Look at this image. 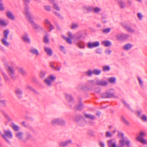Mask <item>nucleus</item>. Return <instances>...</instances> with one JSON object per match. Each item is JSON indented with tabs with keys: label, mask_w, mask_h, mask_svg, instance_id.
Wrapping results in <instances>:
<instances>
[{
	"label": "nucleus",
	"mask_w": 147,
	"mask_h": 147,
	"mask_svg": "<svg viewBox=\"0 0 147 147\" xmlns=\"http://www.w3.org/2000/svg\"><path fill=\"white\" fill-rule=\"evenodd\" d=\"M30 1V0H24V2L26 4V5L25 7V12L26 13V17L28 18V21L30 22L32 27L36 30L39 31L42 30L43 29L42 26H40L39 25L35 23L32 20V18H33L34 16H33L31 14L29 11V7L27 4Z\"/></svg>",
	"instance_id": "nucleus-1"
},
{
	"label": "nucleus",
	"mask_w": 147,
	"mask_h": 147,
	"mask_svg": "<svg viewBox=\"0 0 147 147\" xmlns=\"http://www.w3.org/2000/svg\"><path fill=\"white\" fill-rule=\"evenodd\" d=\"M146 133L145 131H140L139 136L137 137V140L144 144H147V140L144 138Z\"/></svg>",
	"instance_id": "nucleus-2"
},
{
	"label": "nucleus",
	"mask_w": 147,
	"mask_h": 147,
	"mask_svg": "<svg viewBox=\"0 0 147 147\" xmlns=\"http://www.w3.org/2000/svg\"><path fill=\"white\" fill-rule=\"evenodd\" d=\"M4 133L3 135H2L3 138L5 141L9 144H10L11 143L7 138H12V135L11 132L9 130H5L4 131Z\"/></svg>",
	"instance_id": "nucleus-3"
},
{
	"label": "nucleus",
	"mask_w": 147,
	"mask_h": 147,
	"mask_svg": "<svg viewBox=\"0 0 147 147\" xmlns=\"http://www.w3.org/2000/svg\"><path fill=\"white\" fill-rule=\"evenodd\" d=\"M9 33V31L8 30H5L4 31L3 34L4 37L2 39V42L3 44L5 46H8L9 45V43L7 42L6 40L8 38V35Z\"/></svg>",
	"instance_id": "nucleus-4"
},
{
	"label": "nucleus",
	"mask_w": 147,
	"mask_h": 147,
	"mask_svg": "<svg viewBox=\"0 0 147 147\" xmlns=\"http://www.w3.org/2000/svg\"><path fill=\"white\" fill-rule=\"evenodd\" d=\"M101 97L102 98H117V96L114 95V93L110 92H106L101 94Z\"/></svg>",
	"instance_id": "nucleus-5"
},
{
	"label": "nucleus",
	"mask_w": 147,
	"mask_h": 147,
	"mask_svg": "<svg viewBox=\"0 0 147 147\" xmlns=\"http://www.w3.org/2000/svg\"><path fill=\"white\" fill-rule=\"evenodd\" d=\"M125 144L127 147H130V142L128 140H125L124 139L121 140L119 141V147H124Z\"/></svg>",
	"instance_id": "nucleus-6"
},
{
	"label": "nucleus",
	"mask_w": 147,
	"mask_h": 147,
	"mask_svg": "<svg viewBox=\"0 0 147 147\" xmlns=\"http://www.w3.org/2000/svg\"><path fill=\"white\" fill-rule=\"evenodd\" d=\"M52 124H59L62 125H64L65 121L63 119H56L53 120L51 122Z\"/></svg>",
	"instance_id": "nucleus-7"
},
{
	"label": "nucleus",
	"mask_w": 147,
	"mask_h": 147,
	"mask_svg": "<svg viewBox=\"0 0 147 147\" xmlns=\"http://www.w3.org/2000/svg\"><path fill=\"white\" fill-rule=\"evenodd\" d=\"M7 71L11 78L15 79L16 78V77L14 76L15 71L13 69V67L8 66Z\"/></svg>",
	"instance_id": "nucleus-8"
},
{
	"label": "nucleus",
	"mask_w": 147,
	"mask_h": 147,
	"mask_svg": "<svg viewBox=\"0 0 147 147\" xmlns=\"http://www.w3.org/2000/svg\"><path fill=\"white\" fill-rule=\"evenodd\" d=\"M100 45L98 41H96L94 42H89L87 44V47L89 48H92L98 47Z\"/></svg>",
	"instance_id": "nucleus-9"
},
{
	"label": "nucleus",
	"mask_w": 147,
	"mask_h": 147,
	"mask_svg": "<svg viewBox=\"0 0 147 147\" xmlns=\"http://www.w3.org/2000/svg\"><path fill=\"white\" fill-rule=\"evenodd\" d=\"M129 35L128 34H122L117 36V38L119 40H123L127 39L129 37Z\"/></svg>",
	"instance_id": "nucleus-10"
},
{
	"label": "nucleus",
	"mask_w": 147,
	"mask_h": 147,
	"mask_svg": "<svg viewBox=\"0 0 147 147\" xmlns=\"http://www.w3.org/2000/svg\"><path fill=\"white\" fill-rule=\"evenodd\" d=\"M108 144L109 147H117V145L114 139H112L108 140Z\"/></svg>",
	"instance_id": "nucleus-11"
},
{
	"label": "nucleus",
	"mask_w": 147,
	"mask_h": 147,
	"mask_svg": "<svg viewBox=\"0 0 147 147\" xmlns=\"http://www.w3.org/2000/svg\"><path fill=\"white\" fill-rule=\"evenodd\" d=\"M44 24L47 25L48 27L49 28L50 30V31L54 29L53 26L51 24L49 21L47 19L45 20L44 21Z\"/></svg>",
	"instance_id": "nucleus-12"
},
{
	"label": "nucleus",
	"mask_w": 147,
	"mask_h": 147,
	"mask_svg": "<svg viewBox=\"0 0 147 147\" xmlns=\"http://www.w3.org/2000/svg\"><path fill=\"white\" fill-rule=\"evenodd\" d=\"M96 84L97 85L106 86L107 85V82L106 81L97 80Z\"/></svg>",
	"instance_id": "nucleus-13"
},
{
	"label": "nucleus",
	"mask_w": 147,
	"mask_h": 147,
	"mask_svg": "<svg viewBox=\"0 0 147 147\" xmlns=\"http://www.w3.org/2000/svg\"><path fill=\"white\" fill-rule=\"evenodd\" d=\"M22 38L24 42L30 43V40L28 37V35L27 33L25 34L24 35L22 36Z\"/></svg>",
	"instance_id": "nucleus-14"
},
{
	"label": "nucleus",
	"mask_w": 147,
	"mask_h": 147,
	"mask_svg": "<svg viewBox=\"0 0 147 147\" xmlns=\"http://www.w3.org/2000/svg\"><path fill=\"white\" fill-rule=\"evenodd\" d=\"M45 51L49 56H51L53 54V51L49 47H45L44 48Z\"/></svg>",
	"instance_id": "nucleus-15"
},
{
	"label": "nucleus",
	"mask_w": 147,
	"mask_h": 147,
	"mask_svg": "<svg viewBox=\"0 0 147 147\" xmlns=\"http://www.w3.org/2000/svg\"><path fill=\"white\" fill-rule=\"evenodd\" d=\"M72 141L71 140H69L65 142H62L59 144L60 146H68L71 143Z\"/></svg>",
	"instance_id": "nucleus-16"
},
{
	"label": "nucleus",
	"mask_w": 147,
	"mask_h": 147,
	"mask_svg": "<svg viewBox=\"0 0 147 147\" xmlns=\"http://www.w3.org/2000/svg\"><path fill=\"white\" fill-rule=\"evenodd\" d=\"M123 27L126 29L127 31L131 32L133 33L134 32V30L130 26L126 24L123 25Z\"/></svg>",
	"instance_id": "nucleus-17"
},
{
	"label": "nucleus",
	"mask_w": 147,
	"mask_h": 147,
	"mask_svg": "<svg viewBox=\"0 0 147 147\" xmlns=\"http://www.w3.org/2000/svg\"><path fill=\"white\" fill-rule=\"evenodd\" d=\"M15 93L17 97L19 98H20L22 97V90L19 89H17L15 90Z\"/></svg>",
	"instance_id": "nucleus-18"
},
{
	"label": "nucleus",
	"mask_w": 147,
	"mask_h": 147,
	"mask_svg": "<svg viewBox=\"0 0 147 147\" xmlns=\"http://www.w3.org/2000/svg\"><path fill=\"white\" fill-rule=\"evenodd\" d=\"M79 104L76 106L75 107V109H76L78 110H81L83 109V105L82 103L81 100H80L79 101Z\"/></svg>",
	"instance_id": "nucleus-19"
},
{
	"label": "nucleus",
	"mask_w": 147,
	"mask_h": 147,
	"mask_svg": "<svg viewBox=\"0 0 147 147\" xmlns=\"http://www.w3.org/2000/svg\"><path fill=\"white\" fill-rule=\"evenodd\" d=\"M23 133L22 132H16L15 134L16 136L19 140H22L23 138Z\"/></svg>",
	"instance_id": "nucleus-20"
},
{
	"label": "nucleus",
	"mask_w": 147,
	"mask_h": 147,
	"mask_svg": "<svg viewBox=\"0 0 147 147\" xmlns=\"http://www.w3.org/2000/svg\"><path fill=\"white\" fill-rule=\"evenodd\" d=\"M7 17L10 19L13 20L15 19V16L10 11H8L6 13Z\"/></svg>",
	"instance_id": "nucleus-21"
},
{
	"label": "nucleus",
	"mask_w": 147,
	"mask_h": 147,
	"mask_svg": "<svg viewBox=\"0 0 147 147\" xmlns=\"http://www.w3.org/2000/svg\"><path fill=\"white\" fill-rule=\"evenodd\" d=\"M121 121L125 125L127 126H129L130 125V123L127 120L125 117L123 116H121Z\"/></svg>",
	"instance_id": "nucleus-22"
},
{
	"label": "nucleus",
	"mask_w": 147,
	"mask_h": 147,
	"mask_svg": "<svg viewBox=\"0 0 147 147\" xmlns=\"http://www.w3.org/2000/svg\"><path fill=\"white\" fill-rule=\"evenodd\" d=\"M32 136L29 133H27L25 135L24 139L23 140V142L25 143L26 141L31 138Z\"/></svg>",
	"instance_id": "nucleus-23"
},
{
	"label": "nucleus",
	"mask_w": 147,
	"mask_h": 147,
	"mask_svg": "<svg viewBox=\"0 0 147 147\" xmlns=\"http://www.w3.org/2000/svg\"><path fill=\"white\" fill-rule=\"evenodd\" d=\"M19 72L21 73L22 75L24 76H25L27 74V73L26 71L23 69V68L20 67L18 68Z\"/></svg>",
	"instance_id": "nucleus-24"
},
{
	"label": "nucleus",
	"mask_w": 147,
	"mask_h": 147,
	"mask_svg": "<svg viewBox=\"0 0 147 147\" xmlns=\"http://www.w3.org/2000/svg\"><path fill=\"white\" fill-rule=\"evenodd\" d=\"M132 47V45L130 44H127L124 45L123 47V49L126 50H128Z\"/></svg>",
	"instance_id": "nucleus-25"
},
{
	"label": "nucleus",
	"mask_w": 147,
	"mask_h": 147,
	"mask_svg": "<svg viewBox=\"0 0 147 147\" xmlns=\"http://www.w3.org/2000/svg\"><path fill=\"white\" fill-rule=\"evenodd\" d=\"M30 52L38 56L39 55V53L38 51L36 49H31L30 50Z\"/></svg>",
	"instance_id": "nucleus-26"
},
{
	"label": "nucleus",
	"mask_w": 147,
	"mask_h": 147,
	"mask_svg": "<svg viewBox=\"0 0 147 147\" xmlns=\"http://www.w3.org/2000/svg\"><path fill=\"white\" fill-rule=\"evenodd\" d=\"M84 115L86 118H89L91 119H94L95 118V117L92 115L84 113Z\"/></svg>",
	"instance_id": "nucleus-27"
},
{
	"label": "nucleus",
	"mask_w": 147,
	"mask_h": 147,
	"mask_svg": "<svg viewBox=\"0 0 147 147\" xmlns=\"http://www.w3.org/2000/svg\"><path fill=\"white\" fill-rule=\"evenodd\" d=\"M65 97L70 102L73 101V98L71 95L68 94H65Z\"/></svg>",
	"instance_id": "nucleus-28"
},
{
	"label": "nucleus",
	"mask_w": 147,
	"mask_h": 147,
	"mask_svg": "<svg viewBox=\"0 0 147 147\" xmlns=\"http://www.w3.org/2000/svg\"><path fill=\"white\" fill-rule=\"evenodd\" d=\"M118 3L121 8H124L125 5L123 1L122 0H120L119 1Z\"/></svg>",
	"instance_id": "nucleus-29"
},
{
	"label": "nucleus",
	"mask_w": 147,
	"mask_h": 147,
	"mask_svg": "<svg viewBox=\"0 0 147 147\" xmlns=\"http://www.w3.org/2000/svg\"><path fill=\"white\" fill-rule=\"evenodd\" d=\"M102 43L104 44L106 47H109L111 45V43L109 41H104L102 42Z\"/></svg>",
	"instance_id": "nucleus-30"
},
{
	"label": "nucleus",
	"mask_w": 147,
	"mask_h": 147,
	"mask_svg": "<svg viewBox=\"0 0 147 147\" xmlns=\"http://www.w3.org/2000/svg\"><path fill=\"white\" fill-rule=\"evenodd\" d=\"M45 83L49 86L51 85L52 82L49 79H47L45 80Z\"/></svg>",
	"instance_id": "nucleus-31"
},
{
	"label": "nucleus",
	"mask_w": 147,
	"mask_h": 147,
	"mask_svg": "<svg viewBox=\"0 0 147 147\" xmlns=\"http://www.w3.org/2000/svg\"><path fill=\"white\" fill-rule=\"evenodd\" d=\"M101 71L100 70L97 69H94L93 71V73L95 75H98L100 74Z\"/></svg>",
	"instance_id": "nucleus-32"
},
{
	"label": "nucleus",
	"mask_w": 147,
	"mask_h": 147,
	"mask_svg": "<svg viewBox=\"0 0 147 147\" xmlns=\"http://www.w3.org/2000/svg\"><path fill=\"white\" fill-rule=\"evenodd\" d=\"M27 87L28 89L31 90L34 93L36 94H39L38 92L36 91L35 89H34L32 87L30 86H27Z\"/></svg>",
	"instance_id": "nucleus-33"
},
{
	"label": "nucleus",
	"mask_w": 147,
	"mask_h": 147,
	"mask_svg": "<svg viewBox=\"0 0 147 147\" xmlns=\"http://www.w3.org/2000/svg\"><path fill=\"white\" fill-rule=\"evenodd\" d=\"M12 128L16 131H18L19 130V127L15 125H12Z\"/></svg>",
	"instance_id": "nucleus-34"
},
{
	"label": "nucleus",
	"mask_w": 147,
	"mask_h": 147,
	"mask_svg": "<svg viewBox=\"0 0 147 147\" xmlns=\"http://www.w3.org/2000/svg\"><path fill=\"white\" fill-rule=\"evenodd\" d=\"M78 46L80 48H84V45L83 42H79L78 43Z\"/></svg>",
	"instance_id": "nucleus-35"
},
{
	"label": "nucleus",
	"mask_w": 147,
	"mask_h": 147,
	"mask_svg": "<svg viewBox=\"0 0 147 147\" xmlns=\"http://www.w3.org/2000/svg\"><path fill=\"white\" fill-rule=\"evenodd\" d=\"M78 27V25L76 24L72 23L70 28L72 29H75Z\"/></svg>",
	"instance_id": "nucleus-36"
},
{
	"label": "nucleus",
	"mask_w": 147,
	"mask_h": 147,
	"mask_svg": "<svg viewBox=\"0 0 147 147\" xmlns=\"http://www.w3.org/2000/svg\"><path fill=\"white\" fill-rule=\"evenodd\" d=\"M123 103L124 104L125 106L127 107L129 110H131V108H130L129 105L124 100L123 101Z\"/></svg>",
	"instance_id": "nucleus-37"
},
{
	"label": "nucleus",
	"mask_w": 147,
	"mask_h": 147,
	"mask_svg": "<svg viewBox=\"0 0 147 147\" xmlns=\"http://www.w3.org/2000/svg\"><path fill=\"white\" fill-rule=\"evenodd\" d=\"M110 67L109 66L107 65L105 66L103 68V70L104 71H110Z\"/></svg>",
	"instance_id": "nucleus-38"
},
{
	"label": "nucleus",
	"mask_w": 147,
	"mask_h": 147,
	"mask_svg": "<svg viewBox=\"0 0 147 147\" xmlns=\"http://www.w3.org/2000/svg\"><path fill=\"white\" fill-rule=\"evenodd\" d=\"M111 31V29L110 28H107L102 30V32L103 33H109Z\"/></svg>",
	"instance_id": "nucleus-39"
},
{
	"label": "nucleus",
	"mask_w": 147,
	"mask_h": 147,
	"mask_svg": "<svg viewBox=\"0 0 147 147\" xmlns=\"http://www.w3.org/2000/svg\"><path fill=\"white\" fill-rule=\"evenodd\" d=\"M109 80L110 82L113 83L115 82L116 79L114 77H111L109 78Z\"/></svg>",
	"instance_id": "nucleus-40"
},
{
	"label": "nucleus",
	"mask_w": 147,
	"mask_h": 147,
	"mask_svg": "<svg viewBox=\"0 0 147 147\" xmlns=\"http://www.w3.org/2000/svg\"><path fill=\"white\" fill-rule=\"evenodd\" d=\"M0 25L1 26H7V24L3 20L0 19Z\"/></svg>",
	"instance_id": "nucleus-41"
},
{
	"label": "nucleus",
	"mask_w": 147,
	"mask_h": 147,
	"mask_svg": "<svg viewBox=\"0 0 147 147\" xmlns=\"http://www.w3.org/2000/svg\"><path fill=\"white\" fill-rule=\"evenodd\" d=\"M142 120L145 122H147V117L146 115H144L141 117Z\"/></svg>",
	"instance_id": "nucleus-42"
},
{
	"label": "nucleus",
	"mask_w": 147,
	"mask_h": 147,
	"mask_svg": "<svg viewBox=\"0 0 147 147\" xmlns=\"http://www.w3.org/2000/svg\"><path fill=\"white\" fill-rule=\"evenodd\" d=\"M6 102V100H0V104L2 105L3 106H5Z\"/></svg>",
	"instance_id": "nucleus-43"
},
{
	"label": "nucleus",
	"mask_w": 147,
	"mask_h": 147,
	"mask_svg": "<svg viewBox=\"0 0 147 147\" xmlns=\"http://www.w3.org/2000/svg\"><path fill=\"white\" fill-rule=\"evenodd\" d=\"M53 7H54V8L55 9H56V10L58 11H60V8L56 4H55V3L54 4Z\"/></svg>",
	"instance_id": "nucleus-44"
},
{
	"label": "nucleus",
	"mask_w": 147,
	"mask_h": 147,
	"mask_svg": "<svg viewBox=\"0 0 147 147\" xmlns=\"http://www.w3.org/2000/svg\"><path fill=\"white\" fill-rule=\"evenodd\" d=\"M46 74V72L45 71H41L40 73V76L41 78L43 77Z\"/></svg>",
	"instance_id": "nucleus-45"
},
{
	"label": "nucleus",
	"mask_w": 147,
	"mask_h": 147,
	"mask_svg": "<svg viewBox=\"0 0 147 147\" xmlns=\"http://www.w3.org/2000/svg\"><path fill=\"white\" fill-rule=\"evenodd\" d=\"M3 75L4 78L6 81H8L9 80V79L5 74H3Z\"/></svg>",
	"instance_id": "nucleus-46"
},
{
	"label": "nucleus",
	"mask_w": 147,
	"mask_h": 147,
	"mask_svg": "<svg viewBox=\"0 0 147 147\" xmlns=\"http://www.w3.org/2000/svg\"><path fill=\"white\" fill-rule=\"evenodd\" d=\"M54 14L56 16H58L59 18L62 19H63V17H62L61 15L55 11L54 12Z\"/></svg>",
	"instance_id": "nucleus-47"
},
{
	"label": "nucleus",
	"mask_w": 147,
	"mask_h": 147,
	"mask_svg": "<svg viewBox=\"0 0 147 147\" xmlns=\"http://www.w3.org/2000/svg\"><path fill=\"white\" fill-rule=\"evenodd\" d=\"M60 49L61 51L63 52L64 54L65 53L66 51H65V50L64 49V48L63 46H60Z\"/></svg>",
	"instance_id": "nucleus-48"
},
{
	"label": "nucleus",
	"mask_w": 147,
	"mask_h": 147,
	"mask_svg": "<svg viewBox=\"0 0 147 147\" xmlns=\"http://www.w3.org/2000/svg\"><path fill=\"white\" fill-rule=\"evenodd\" d=\"M93 71H91V70H89L86 72V74L89 76H91L92 75Z\"/></svg>",
	"instance_id": "nucleus-49"
},
{
	"label": "nucleus",
	"mask_w": 147,
	"mask_h": 147,
	"mask_svg": "<svg viewBox=\"0 0 147 147\" xmlns=\"http://www.w3.org/2000/svg\"><path fill=\"white\" fill-rule=\"evenodd\" d=\"M65 39L66 40L67 43L69 44L72 43V41L71 39L69 38H65Z\"/></svg>",
	"instance_id": "nucleus-50"
},
{
	"label": "nucleus",
	"mask_w": 147,
	"mask_h": 147,
	"mask_svg": "<svg viewBox=\"0 0 147 147\" xmlns=\"http://www.w3.org/2000/svg\"><path fill=\"white\" fill-rule=\"evenodd\" d=\"M82 118H83V116H82L80 115H78L76 116L75 119V120L77 121H78L79 119Z\"/></svg>",
	"instance_id": "nucleus-51"
},
{
	"label": "nucleus",
	"mask_w": 147,
	"mask_h": 147,
	"mask_svg": "<svg viewBox=\"0 0 147 147\" xmlns=\"http://www.w3.org/2000/svg\"><path fill=\"white\" fill-rule=\"evenodd\" d=\"M44 8L46 10L48 11H49L51 10V7L49 6H45Z\"/></svg>",
	"instance_id": "nucleus-52"
},
{
	"label": "nucleus",
	"mask_w": 147,
	"mask_h": 147,
	"mask_svg": "<svg viewBox=\"0 0 147 147\" xmlns=\"http://www.w3.org/2000/svg\"><path fill=\"white\" fill-rule=\"evenodd\" d=\"M100 11V8H94L93 11L95 13H98Z\"/></svg>",
	"instance_id": "nucleus-53"
},
{
	"label": "nucleus",
	"mask_w": 147,
	"mask_h": 147,
	"mask_svg": "<svg viewBox=\"0 0 147 147\" xmlns=\"http://www.w3.org/2000/svg\"><path fill=\"white\" fill-rule=\"evenodd\" d=\"M106 136L107 137H110L112 136V135L110 132L107 131L106 133Z\"/></svg>",
	"instance_id": "nucleus-54"
},
{
	"label": "nucleus",
	"mask_w": 147,
	"mask_h": 147,
	"mask_svg": "<svg viewBox=\"0 0 147 147\" xmlns=\"http://www.w3.org/2000/svg\"><path fill=\"white\" fill-rule=\"evenodd\" d=\"M138 80L139 82V83L140 85L141 86H142V85H143V82L142 81L141 79H140V77H138Z\"/></svg>",
	"instance_id": "nucleus-55"
},
{
	"label": "nucleus",
	"mask_w": 147,
	"mask_h": 147,
	"mask_svg": "<svg viewBox=\"0 0 147 147\" xmlns=\"http://www.w3.org/2000/svg\"><path fill=\"white\" fill-rule=\"evenodd\" d=\"M4 9V8L3 7V4L1 2H0V10L3 11Z\"/></svg>",
	"instance_id": "nucleus-56"
},
{
	"label": "nucleus",
	"mask_w": 147,
	"mask_h": 147,
	"mask_svg": "<svg viewBox=\"0 0 147 147\" xmlns=\"http://www.w3.org/2000/svg\"><path fill=\"white\" fill-rule=\"evenodd\" d=\"M44 41L46 43L48 42L49 40L48 39V36H45L44 37Z\"/></svg>",
	"instance_id": "nucleus-57"
},
{
	"label": "nucleus",
	"mask_w": 147,
	"mask_h": 147,
	"mask_svg": "<svg viewBox=\"0 0 147 147\" xmlns=\"http://www.w3.org/2000/svg\"><path fill=\"white\" fill-rule=\"evenodd\" d=\"M118 136L119 137H122L123 138H124V135L122 133L119 132L118 134Z\"/></svg>",
	"instance_id": "nucleus-58"
},
{
	"label": "nucleus",
	"mask_w": 147,
	"mask_h": 147,
	"mask_svg": "<svg viewBox=\"0 0 147 147\" xmlns=\"http://www.w3.org/2000/svg\"><path fill=\"white\" fill-rule=\"evenodd\" d=\"M81 37V35L80 34H78L75 36V38L77 40H79Z\"/></svg>",
	"instance_id": "nucleus-59"
},
{
	"label": "nucleus",
	"mask_w": 147,
	"mask_h": 147,
	"mask_svg": "<svg viewBox=\"0 0 147 147\" xmlns=\"http://www.w3.org/2000/svg\"><path fill=\"white\" fill-rule=\"evenodd\" d=\"M137 115L139 117H140L141 116V114L142 113V111H137Z\"/></svg>",
	"instance_id": "nucleus-60"
},
{
	"label": "nucleus",
	"mask_w": 147,
	"mask_h": 147,
	"mask_svg": "<svg viewBox=\"0 0 147 147\" xmlns=\"http://www.w3.org/2000/svg\"><path fill=\"white\" fill-rule=\"evenodd\" d=\"M99 144L100 146L101 147H105V145L102 142L100 141L99 142Z\"/></svg>",
	"instance_id": "nucleus-61"
},
{
	"label": "nucleus",
	"mask_w": 147,
	"mask_h": 147,
	"mask_svg": "<svg viewBox=\"0 0 147 147\" xmlns=\"http://www.w3.org/2000/svg\"><path fill=\"white\" fill-rule=\"evenodd\" d=\"M137 15L139 19L140 20H141L142 18V16L141 15V14L140 13H138L137 14Z\"/></svg>",
	"instance_id": "nucleus-62"
},
{
	"label": "nucleus",
	"mask_w": 147,
	"mask_h": 147,
	"mask_svg": "<svg viewBox=\"0 0 147 147\" xmlns=\"http://www.w3.org/2000/svg\"><path fill=\"white\" fill-rule=\"evenodd\" d=\"M94 8L92 7H88L87 8V10L89 11H93Z\"/></svg>",
	"instance_id": "nucleus-63"
},
{
	"label": "nucleus",
	"mask_w": 147,
	"mask_h": 147,
	"mask_svg": "<svg viewBox=\"0 0 147 147\" xmlns=\"http://www.w3.org/2000/svg\"><path fill=\"white\" fill-rule=\"evenodd\" d=\"M49 80H55L56 78L55 77H54L53 76H49Z\"/></svg>",
	"instance_id": "nucleus-64"
}]
</instances>
